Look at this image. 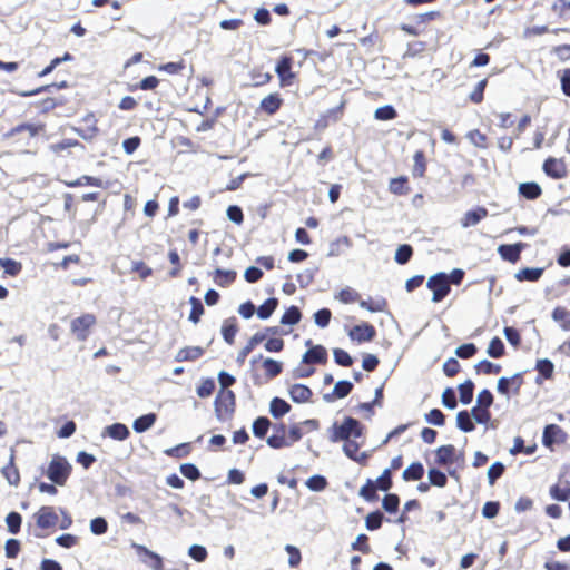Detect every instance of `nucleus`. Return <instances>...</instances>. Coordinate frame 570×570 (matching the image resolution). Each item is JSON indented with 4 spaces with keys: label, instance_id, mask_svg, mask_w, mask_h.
<instances>
[{
    "label": "nucleus",
    "instance_id": "f257e3e1",
    "mask_svg": "<svg viewBox=\"0 0 570 570\" xmlns=\"http://www.w3.org/2000/svg\"><path fill=\"white\" fill-rule=\"evenodd\" d=\"M362 434V426L360 422L353 417H346L342 424L333 425L332 442L346 441L360 438Z\"/></svg>",
    "mask_w": 570,
    "mask_h": 570
},
{
    "label": "nucleus",
    "instance_id": "f03ea898",
    "mask_svg": "<svg viewBox=\"0 0 570 570\" xmlns=\"http://www.w3.org/2000/svg\"><path fill=\"white\" fill-rule=\"evenodd\" d=\"M71 472V464L60 455H53L48 466L47 476L56 484L63 485Z\"/></svg>",
    "mask_w": 570,
    "mask_h": 570
},
{
    "label": "nucleus",
    "instance_id": "7ed1b4c3",
    "mask_svg": "<svg viewBox=\"0 0 570 570\" xmlns=\"http://www.w3.org/2000/svg\"><path fill=\"white\" fill-rule=\"evenodd\" d=\"M426 285L433 292L434 303L441 302L450 292L449 276L445 273L431 276Z\"/></svg>",
    "mask_w": 570,
    "mask_h": 570
},
{
    "label": "nucleus",
    "instance_id": "20e7f679",
    "mask_svg": "<svg viewBox=\"0 0 570 570\" xmlns=\"http://www.w3.org/2000/svg\"><path fill=\"white\" fill-rule=\"evenodd\" d=\"M235 409V394L229 390H222L215 401V412L218 420H225Z\"/></svg>",
    "mask_w": 570,
    "mask_h": 570
},
{
    "label": "nucleus",
    "instance_id": "39448f33",
    "mask_svg": "<svg viewBox=\"0 0 570 570\" xmlns=\"http://www.w3.org/2000/svg\"><path fill=\"white\" fill-rule=\"evenodd\" d=\"M550 495L558 501H567L570 498V465L563 469L558 483L550 488Z\"/></svg>",
    "mask_w": 570,
    "mask_h": 570
},
{
    "label": "nucleus",
    "instance_id": "423d86ee",
    "mask_svg": "<svg viewBox=\"0 0 570 570\" xmlns=\"http://www.w3.org/2000/svg\"><path fill=\"white\" fill-rule=\"evenodd\" d=\"M96 323V317L92 314H85L71 321V333L79 341L87 340L90 327Z\"/></svg>",
    "mask_w": 570,
    "mask_h": 570
},
{
    "label": "nucleus",
    "instance_id": "0eeeda50",
    "mask_svg": "<svg viewBox=\"0 0 570 570\" xmlns=\"http://www.w3.org/2000/svg\"><path fill=\"white\" fill-rule=\"evenodd\" d=\"M33 519L36 521L37 527L42 530L53 528L59 521L55 508L48 505L41 507L33 514Z\"/></svg>",
    "mask_w": 570,
    "mask_h": 570
},
{
    "label": "nucleus",
    "instance_id": "6e6552de",
    "mask_svg": "<svg viewBox=\"0 0 570 570\" xmlns=\"http://www.w3.org/2000/svg\"><path fill=\"white\" fill-rule=\"evenodd\" d=\"M132 548L146 566L154 570H163V559L159 554L138 543H132Z\"/></svg>",
    "mask_w": 570,
    "mask_h": 570
},
{
    "label": "nucleus",
    "instance_id": "1a4fd4ad",
    "mask_svg": "<svg viewBox=\"0 0 570 570\" xmlns=\"http://www.w3.org/2000/svg\"><path fill=\"white\" fill-rule=\"evenodd\" d=\"M543 170L548 176L554 179L563 178L567 175V167L564 161L553 157H550L544 161Z\"/></svg>",
    "mask_w": 570,
    "mask_h": 570
},
{
    "label": "nucleus",
    "instance_id": "9d476101",
    "mask_svg": "<svg viewBox=\"0 0 570 570\" xmlns=\"http://www.w3.org/2000/svg\"><path fill=\"white\" fill-rule=\"evenodd\" d=\"M524 243H515L512 245H500L498 253L500 256L510 263H517L520 259L521 252L525 248Z\"/></svg>",
    "mask_w": 570,
    "mask_h": 570
},
{
    "label": "nucleus",
    "instance_id": "9b49d317",
    "mask_svg": "<svg viewBox=\"0 0 570 570\" xmlns=\"http://www.w3.org/2000/svg\"><path fill=\"white\" fill-rule=\"evenodd\" d=\"M292 58L285 56L278 61L275 68V71L281 79L282 86L291 85L292 79L294 78V73L292 72Z\"/></svg>",
    "mask_w": 570,
    "mask_h": 570
},
{
    "label": "nucleus",
    "instance_id": "f8f14e48",
    "mask_svg": "<svg viewBox=\"0 0 570 570\" xmlns=\"http://www.w3.org/2000/svg\"><path fill=\"white\" fill-rule=\"evenodd\" d=\"M351 340L357 342H368L372 341L375 336V328L367 324H361L354 326L348 333Z\"/></svg>",
    "mask_w": 570,
    "mask_h": 570
},
{
    "label": "nucleus",
    "instance_id": "ddd939ff",
    "mask_svg": "<svg viewBox=\"0 0 570 570\" xmlns=\"http://www.w3.org/2000/svg\"><path fill=\"white\" fill-rule=\"evenodd\" d=\"M462 453L458 455L456 450L453 445H442L436 450L435 461L438 464L444 465L449 463H453L461 456Z\"/></svg>",
    "mask_w": 570,
    "mask_h": 570
},
{
    "label": "nucleus",
    "instance_id": "4468645a",
    "mask_svg": "<svg viewBox=\"0 0 570 570\" xmlns=\"http://www.w3.org/2000/svg\"><path fill=\"white\" fill-rule=\"evenodd\" d=\"M487 216L488 210L484 207H479L474 210L466 212L461 218V226L463 228L475 226Z\"/></svg>",
    "mask_w": 570,
    "mask_h": 570
},
{
    "label": "nucleus",
    "instance_id": "2eb2a0df",
    "mask_svg": "<svg viewBox=\"0 0 570 570\" xmlns=\"http://www.w3.org/2000/svg\"><path fill=\"white\" fill-rule=\"evenodd\" d=\"M289 396L295 403L308 402L313 395L311 389L303 384H293L288 390Z\"/></svg>",
    "mask_w": 570,
    "mask_h": 570
},
{
    "label": "nucleus",
    "instance_id": "dca6fc26",
    "mask_svg": "<svg viewBox=\"0 0 570 570\" xmlns=\"http://www.w3.org/2000/svg\"><path fill=\"white\" fill-rule=\"evenodd\" d=\"M327 358V352L322 345L312 346L305 354L303 355L302 362L309 363H324Z\"/></svg>",
    "mask_w": 570,
    "mask_h": 570
},
{
    "label": "nucleus",
    "instance_id": "f3484780",
    "mask_svg": "<svg viewBox=\"0 0 570 570\" xmlns=\"http://www.w3.org/2000/svg\"><path fill=\"white\" fill-rule=\"evenodd\" d=\"M266 340V334L265 333H255L250 338L249 341L247 342V344L239 351L238 355H237V363L239 364H243L245 358L247 357V355L259 344L262 343L263 341Z\"/></svg>",
    "mask_w": 570,
    "mask_h": 570
},
{
    "label": "nucleus",
    "instance_id": "a211bd4d",
    "mask_svg": "<svg viewBox=\"0 0 570 570\" xmlns=\"http://www.w3.org/2000/svg\"><path fill=\"white\" fill-rule=\"evenodd\" d=\"M2 474L11 485H18L20 475L18 469L14 466V449H10L9 464L2 469Z\"/></svg>",
    "mask_w": 570,
    "mask_h": 570
},
{
    "label": "nucleus",
    "instance_id": "6ab92c4d",
    "mask_svg": "<svg viewBox=\"0 0 570 570\" xmlns=\"http://www.w3.org/2000/svg\"><path fill=\"white\" fill-rule=\"evenodd\" d=\"M104 435H108L114 440L124 441L128 438L129 430L122 423H114L105 428Z\"/></svg>",
    "mask_w": 570,
    "mask_h": 570
},
{
    "label": "nucleus",
    "instance_id": "aec40b11",
    "mask_svg": "<svg viewBox=\"0 0 570 570\" xmlns=\"http://www.w3.org/2000/svg\"><path fill=\"white\" fill-rule=\"evenodd\" d=\"M282 101L278 94H271L261 101V109L268 115H273L279 109Z\"/></svg>",
    "mask_w": 570,
    "mask_h": 570
},
{
    "label": "nucleus",
    "instance_id": "412c9836",
    "mask_svg": "<svg viewBox=\"0 0 570 570\" xmlns=\"http://www.w3.org/2000/svg\"><path fill=\"white\" fill-rule=\"evenodd\" d=\"M204 353V350L199 346L184 347L178 351L175 356L177 362L195 361L199 358Z\"/></svg>",
    "mask_w": 570,
    "mask_h": 570
},
{
    "label": "nucleus",
    "instance_id": "4be33fe9",
    "mask_svg": "<svg viewBox=\"0 0 570 570\" xmlns=\"http://www.w3.org/2000/svg\"><path fill=\"white\" fill-rule=\"evenodd\" d=\"M291 411V405L281 397H274L269 404V412L273 417L279 419Z\"/></svg>",
    "mask_w": 570,
    "mask_h": 570
},
{
    "label": "nucleus",
    "instance_id": "5701e85b",
    "mask_svg": "<svg viewBox=\"0 0 570 570\" xmlns=\"http://www.w3.org/2000/svg\"><path fill=\"white\" fill-rule=\"evenodd\" d=\"M45 130V125L42 124H38V125H35V124H22V125H19L14 128H12L8 134L7 136L8 137H13L22 131H28L29 132V136L30 137H35L36 135H38L39 132L43 131Z\"/></svg>",
    "mask_w": 570,
    "mask_h": 570
},
{
    "label": "nucleus",
    "instance_id": "b1692460",
    "mask_svg": "<svg viewBox=\"0 0 570 570\" xmlns=\"http://www.w3.org/2000/svg\"><path fill=\"white\" fill-rule=\"evenodd\" d=\"M423 474L424 468L422 463L414 462L403 471L402 478L404 481H417L422 479Z\"/></svg>",
    "mask_w": 570,
    "mask_h": 570
},
{
    "label": "nucleus",
    "instance_id": "393cba45",
    "mask_svg": "<svg viewBox=\"0 0 570 570\" xmlns=\"http://www.w3.org/2000/svg\"><path fill=\"white\" fill-rule=\"evenodd\" d=\"M237 324L236 318L232 317L228 320H225L222 326V335L226 343L233 344L235 340V335L237 333Z\"/></svg>",
    "mask_w": 570,
    "mask_h": 570
},
{
    "label": "nucleus",
    "instance_id": "a878e982",
    "mask_svg": "<svg viewBox=\"0 0 570 570\" xmlns=\"http://www.w3.org/2000/svg\"><path fill=\"white\" fill-rule=\"evenodd\" d=\"M542 274H543V268H540V267H535V268L527 267V268L520 269L515 274V278L519 282H523V281L535 282V281H538L542 276Z\"/></svg>",
    "mask_w": 570,
    "mask_h": 570
},
{
    "label": "nucleus",
    "instance_id": "bb28decb",
    "mask_svg": "<svg viewBox=\"0 0 570 570\" xmlns=\"http://www.w3.org/2000/svg\"><path fill=\"white\" fill-rule=\"evenodd\" d=\"M156 422V414L149 413L134 421L132 428L137 433H142L150 429Z\"/></svg>",
    "mask_w": 570,
    "mask_h": 570
},
{
    "label": "nucleus",
    "instance_id": "cd10ccee",
    "mask_svg": "<svg viewBox=\"0 0 570 570\" xmlns=\"http://www.w3.org/2000/svg\"><path fill=\"white\" fill-rule=\"evenodd\" d=\"M552 318L560 324L563 331H570V311L564 307H556L552 312Z\"/></svg>",
    "mask_w": 570,
    "mask_h": 570
},
{
    "label": "nucleus",
    "instance_id": "c85d7f7f",
    "mask_svg": "<svg viewBox=\"0 0 570 570\" xmlns=\"http://www.w3.org/2000/svg\"><path fill=\"white\" fill-rule=\"evenodd\" d=\"M519 193L527 199H535L541 195V187L537 183H522Z\"/></svg>",
    "mask_w": 570,
    "mask_h": 570
},
{
    "label": "nucleus",
    "instance_id": "c756f323",
    "mask_svg": "<svg viewBox=\"0 0 570 570\" xmlns=\"http://www.w3.org/2000/svg\"><path fill=\"white\" fill-rule=\"evenodd\" d=\"M236 278V272L235 271H225L217 268L215 271V277L214 281L218 286L225 287L228 286L230 283H233Z\"/></svg>",
    "mask_w": 570,
    "mask_h": 570
},
{
    "label": "nucleus",
    "instance_id": "7c9ffc66",
    "mask_svg": "<svg viewBox=\"0 0 570 570\" xmlns=\"http://www.w3.org/2000/svg\"><path fill=\"white\" fill-rule=\"evenodd\" d=\"M510 382H517V391H519L522 384L521 374H515L512 377H500L498 381L497 390L503 395H508L510 389Z\"/></svg>",
    "mask_w": 570,
    "mask_h": 570
},
{
    "label": "nucleus",
    "instance_id": "2f4dec72",
    "mask_svg": "<svg viewBox=\"0 0 570 570\" xmlns=\"http://www.w3.org/2000/svg\"><path fill=\"white\" fill-rule=\"evenodd\" d=\"M456 425L463 432H471L474 430V424L468 411H460L456 414Z\"/></svg>",
    "mask_w": 570,
    "mask_h": 570
},
{
    "label": "nucleus",
    "instance_id": "473e14b6",
    "mask_svg": "<svg viewBox=\"0 0 570 570\" xmlns=\"http://www.w3.org/2000/svg\"><path fill=\"white\" fill-rule=\"evenodd\" d=\"M474 384L471 380L465 381L459 385L460 401L463 404L471 403L473 399Z\"/></svg>",
    "mask_w": 570,
    "mask_h": 570
},
{
    "label": "nucleus",
    "instance_id": "72a5a7b5",
    "mask_svg": "<svg viewBox=\"0 0 570 570\" xmlns=\"http://www.w3.org/2000/svg\"><path fill=\"white\" fill-rule=\"evenodd\" d=\"M278 301L276 298H268L257 309V315L262 320H267L276 309Z\"/></svg>",
    "mask_w": 570,
    "mask_h": 570
},
{
    "label": "nucleus",
    "instance_id": "f704fd0d",
    "mask_svg": "<svg viewBox=\"0 0 570 570\" xmlns=\"http://www.w3.org/2000/svg\"><path fill=\"white\" fill-rule=\"evenodd\" d=\"M407 178L406 177H397L393 178L390 181V191L395 195H405L409 193V188L406 186Z\"/></svg>",
    "mask_w": 570,
    "mask_h": 570
},
{
    "label": "nucleus",
    "instance_id": "c9c22d12",
    "mask_svg": "<svg viewBox=\"0 0 570 570\" xmlns=\"http://www.w3.org/2000/svg\"><path fill=\"white\" fill-rule=\"evenodd\" d=\"M426 164L424 153L422 150H417L414 154V165L412 169V174L415 177H422L425 173Z\"/></svg>",
    "mask_w": 570,
    "mask_h": 570
},
{
    "label": "nucleus",
    "instance_id": "e433bc0d",
    "mask_svg": "<svg viewBox=\"0 0 570 570\" xmlns=\"http://www.w3.org/2000/svg\"><path fill=\"white\" fill-rule=\"evenodd\" d=\"M271 426V422L267 417L261 416L253 423V433L257 438H264Z\"/></svg>",
    "mask_w": 570,
    "mask_h": 570
},
{
    "label": "nucleus",
    "instance_id": "4c0bfd02",
    "mask_svg": "<svg viewBox=\"0 0 570 570\" xmlns=\"http://www.w3.org/2000/svg\"><path fill=\"white\" fill-rule=\"evenodd\" d=\"M4 269V273L10 276H16L20 273L22 266L19 262L10 258H0V268Z\"/></svg>",
    "mask_w": 570,
    "mask_h": 570
},
{
    "label": "nucleus",
    "instance_id": "58836bf2",
    "mask_svg": "<svg viewBox=\"0 0 570 570\" xmlns=\"http://www.w3.org/2000/svg\"><path fill=\"white\" fill-rule=\"evenodd\" d=\"M413 249L410 245H400L395 252L394 259L396 261V263L404 265L411 259Z\"/></svg>",
    "mask_w": 570,
    "mask_h": 570
},
{
    "label": "nucleus",
    "instance_id": "ea45409f",
    "mask_svg": "<svg viewBox=\"0 0 570 570\" xmlns=\"http://www.w3.org/2000/svg\"><path fill=\"white\" fill-rule=\"evenodd\" d=\"M189 303L191 305V312H190V315H189V321H191L193 323L196 324V323L199 322L200 316L204 314V306H203L200 299H198L195 296H191L189 298Z\"/></svg>",
    "mask_w": 570,
    "mask_h": 570
},
{
    "label": "nucleus",
    "instance_id": "a19ab883",
    "mask_svg": "<svg viewBox=\"0 0 570 570\" xmlns=\"http://www.w3.org/2000/svg\"><path fill=\"white\" fill-rule=\"evenodd\" d=\"M22 518L18 512H10L6 517V523L8 527V531L12 534H16L20 531Z\"/></svg>",
    "mask_w": 570,
    "mask_h": 570
},
{
    "label": "nucleus",
    "instance_id": "79ce46f5",
    "mask_svg": "<svg viewBox=\"0 0 570 570\" xmlns=\"http://www.w3.org/2000/svg\"><path fill=\"white\" fill-rule=\"evenodd\" d=\"M263 366L265 368L266 376L271 379L277 376L283 368L282 363L273 358H265Z\"/></svg>",
    "mask_w": 570,
    "mask_h": 570
},
{
    "label": "nucleus",
    "instance_id": "37998d69",
    "mask_svg": "<svg viewBox=\"0 0 570 570\" xmlns=\"http://www.w3.org/2000/svg\"><path fill=\"white\" fill-rule=\"evenodd\" d=\"M301 320V312L296 306H291L282 316L281 323L284 325L297 324Z\"/></svg>",
    "mask_w": 570,
    "mask_h": 570
},
{
    "label": "nucleus",
    "instance_id": "c03bdc74",
    "mask_svg": "<svg viewBox=\"0 0 570 570\" xmlns=\"http://www.w3.org/2000/svg\"><path fill=\"white\" fill-rule=\"evenodd\" d=\"M560 433L561 429L558 425H547L543 431V443L548 446L551 445Z\"/></svg>",
    "mask_w": 570,
    "mask_h": 570
},
{
    "label": "nucleus",
    "instance_id": "a18cd8bd",
    "mask_svg": "<svg viewBox=\"0 0 570 570\" xmlns=\"http://www.w3.org/2000/svg\"><path fill=\"white\" fill-rule=\"evenodd\" d=\"M487 353L491 357H500L504 354V345L499 337H493L488 346Z\"/></svg>",
    "mask_w": 570,
    "mask_h": 570
},
{
    "label": "nucleus",
    "instance_id": "49530a36",
    "mask_svg": "<svg viewBox=\"0 0 570 570\" xmlns=\"http://www.w3.org/2000/svg\"><path fill=\"white\" fill-rule=\"evenodd\" d=\"M399 504L400 499L396 494H386L382 500V507L389 513L396 512L399 509Z\"/></svg>",
    "mask_w": 570,
    "mask_h": 570
},
{
    "label": "nucleus",
    "instance_id": "de8ad7c7",
    "mask_svg": "<svg viewBox=\"0 0 570 570\" xmlns=\"http://www.w3.org/2000/svg\"><path fill=\"white\" fill-rule=\"evenodd\" d=\"M428 476H429L430 483L435 487L443 488L446 485V481H448L446 475L440 470L430 469Z\"/></svg>",
    "mask_w": 570,
    "mask_h": 570
},
{
    "label": "nucleus",
    "instance_id": "09e8293b",
    "mask_svg": "<svg viewBox=\"0 0 570 570\" xmlns=\"http://www.w3.org/2000/svg\"><path fill=\"white\" fill-rule=\"evenodd\" d=\"M504 465L501 462H494L488 469V481L490 485H493L494 482L503 474Z\"/></svg>",
    "mask_w": 570,
    "mask_h": 570
},
{
    "label": "nucleus",
    "instance_id": "8fccbe9b",
    "mask_svg": "<svg viewBox=\"0 0 570 570\" xmlns=\"http://www.w3.org/2000/svg\"><path fill=\"white\" fill-rule=\"evenodd\" d=\"M352 389L353 384L350 381L342 380L334 385L333 392L337 399H343L351 393Z\"/></svg>",
    "mask_w": 570,
    "mask_h": 570
},
{
    "label": "nucleus",
    "instance_id": "3c124183",
    "mask_svg": "<svg viewBox=\"0 0 570 570\" xmlns=\"http://www.w3.org/2000/svg\"><path fill=\"white\" fill-rule=\"evenodd\" d=\"M267 444L273 449L291 446V443L284 434L273 433L267 440Z\"/></svg>",
    "mask_w": 570,
    "mask_h": 570
},
{
    "label": "nucleus",
    "instance_id": "603ef678",
    "mask_svg": "<svg viewBox=\"0 0 570 570\" xmlns=\"http://www.w3.org/2000/svg\"><path fill=\"white\" fill-rule=\"evenodd\" d=\"M475 370L478 373L482 372L484 374H498L501 371V366L490 361L483 360L475 365Z\"/></svg>",
    "mask_w": 570,
    "mask_h": 570
},
{
    "label": "nucleus",
    "instance_id": "864d4df0",
    "mask_svg": "<svg viewBox=\"0 0 570 570\" xmlns=\"http://www.w3.org/2000/svg\"><path fill=\"white\" fill-rule=\"evenodd\" d=\"M470 415L480 424H487L491 417L489 410L480 406H474Z\"/></svg>",
    "mask_w": 570,
    "mask_h": 570
},
{
    "label": "nucleus",
    "instance_id": "5fc2aeb1",
    "mask_svg": "<svg viewBox=\"0 0 570 570\" xmlns=\"http://www.w3.org/2000/svg\"><path fill=\"white\" fill-rule=\"evenodd\" d=\"M374 117L379 120H391L396 117V110L390 106H383L375 110Z\"/></svg>",
    "mask_w": 570,
    "mask_h": 570
},
{
    "label": "nucleus",
    "instance_id": "6e6d98bb",
    "mask_svg": "<svg viewBox=\"0 0 570 570\" xmlns=\"http://www.w3.org/2000/svg\"><path fill=\"white\" fill-rule=\"evenodd\" d=\"M327 481L322 475H313L307 479L306 487L312 491H322L326 488Z\"/></svg>",
    "mask_w": 570,
    "mask_h": 570
},
{
    "label": "nucleus",
    "instance_id": "4d7b16f0",
    "mask_svg": "<svg viewBox=\"0 0 570 570\" xmlns=\"http://www.w3.org/2000/svg\"><path fill=\"white\" fill-rule=\"evenodd\" d=\"M383 514L380 511L367 514L365 519V525L368 530L373 531L381 527L383 521Z\"/></svg>",
    "mask_w": 570,
    "mask_h": 570
},
{
    "label": "nucleus",
    "instance_id": "13d9d810",
    "mask_svg": "<svg viewBox=\"0 0 570 570\" xmlns=\"http://www.w3.org/2000/svg\"><path fill=\"white\" fill-rule=\"evenodd\" d=\"M107 530H108V523L104 518L97 517L90 521V531L94 534L100 535V534L106 533Z\"/></svg>",
    "mask_w": 570,
    "mask_h": 570
},
{
    "label": "nucleus",
    "instance_id": "bf43d9fd",
    "mask_svg": "<svg viewBox=\"0 0 570 570\" xmlns=\"http://www.w3.org/2000/svg\"><path fill=\"white\" fill-rule=\"evenodd\" d=\"M333 355L335 362L341 366H351L353 364L351 355L342 348H334Z\"/></svg>",
    "mask_w": 570,
    "mask_h": 570
},
{
    "label": "nucleus",
    "instance_id": "052dcab7",
    "mask_svg": "<svg viewBox=\"0 0 570 570\" xmlns=\"http://www.w3.org/2000/svg\"><path fill=\"white\" fill-rule=\"evenodd\" d=\"M445 416L439 409H433L425 414V421L430 424L442 426L444 425Z\"/></svg>",
    "mask_w": 570,
    "mask_h": 570
},
{
    "label": "nucleus",
    "instance_id": "680f3d73",
    "mask_svg": "<svg viewBox=\"0 0 570 570\" xmlns=\"http://www.w3.org/2000/svg\"><path fill=\"white\" fill-rule=\"evenodd\" d=\"M392 487V479H391V469H385L381 476L376 480L375 489H380L382 491H389Z\"/></svg>",
    "mask_w": 570,
    "mask_h": 570
},
{
    "label": "nucleus",
    "instance_id": "e2e57ef3",
    "mask_svg": "<svg viewBox=\"0 0 570 570\" xmlns=\"http://www.w3.org/2000/svg\"><path fill=\"white\" fill-rule=\"evenodd\" d=\"M535 367L546 379H550L552 376L554 365L550 360L542 358L537 362Z\"/></svg>",
    "mask_w": 570,
    "mask_h": 570
},
{
    "label": "nucleus",
    "instance_id": "0e129e2a",
    "mask_svg": "<svg viewBox=\"0 0 570 570\" xmlns=\"http://www.w3.org/2000/svg\"><path fill=\"white\" fill-rule=\"evenodd\" d=\"M188 554L197 562H203L207 558V550L205 547L199 544H193L189 547Z\"/></svg>",
    "mask_w": 570,
    "mask_h": 570
},
{
    "label": "nucleus",
    "instance_id": "69168bd1",
    "mask_svg": "<svg viewBox=\"0 0 570 570\" xmlns=\"http://www.w3.org/2000/svg\"><path fill=\"white\" fill-rule=\"evenodd\" d=\"M181 474L189 480H197L200 476L198 468L191 463H184L180 465Z\"/></svg>",
    "mask_w": 570,
    "mask_h": 570
},
{
    "label": "nucleus",
    "instance_id": "338daca9",
    "mask_svg": "<svg viewBox=\"0 0 570 570\" xmlns=\"http://www.w3.org/2000/svg\"><path fill=\"white\" fill-rule=\"evenodd\" d=\"M332 313L327 308H322L314 314V321L317 326L324 328L328 325Z\"/></svg>",
    "mask_w": 570,
    "mask_h": 570
},
{
    "label": "nucleus",
    "instance_id": "774afa93",
    "mask_svg": "<svg viewBox=\"0 0 570 570\" xmlns=\"http://www.w3.org/2000/svg\"><path fill=\"white\" fill-rule=\"evenodd\" d=\"M476 353V346L473 343L463 344L455 348V355L461 358H470Z\"/></svg>",
    "mask_w": 570,
    "mask_h": 570
}]
</instances>
